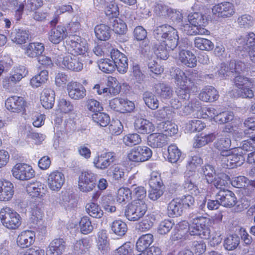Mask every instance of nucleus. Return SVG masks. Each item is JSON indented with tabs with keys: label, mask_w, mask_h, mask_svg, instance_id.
Segmentation results:
<instances>
[{
	"label": "nucleus",
	"mask_w": 255,
	"mask_h": 255,
	"mask_svg": "<svg viewBox=\"0 0 255 255\" xmlns=\"http://www.w3.org/2000/svg\"><path fill=\"white\" fill-rule=\"evenodd\" d=\"M190 225L188 226L187 222H180L178 224V232L175 234L173 240H177L181 239L184 233L183 228L186 229L188 226V230L190 235L200 237L201 239H208L210 237V229L207 224L209 219L206 217L200 215L195 212H192L189 215Z\"/></svg>",
	"instance_id": "obj_1"
},
{
	"label": "nucleus",
	"mask_w": 255,
	"mask_h": 255,
	"mask_svg": "<svg viewBox=\"0 0 255 255\" xmlns=\"http://www.w3.org/2000/svg\"><path fill=\"white\" fill-rule=\"evenodd\" d=\"M154 38L165 44L169 50L174 49L178 45L179 36L177 30L168 24L155 27L153 32Z\"/></svg>",
	"instance_id": "obj_2"
},
{
	"label": "nucleus",
	"mask_w": 255,
	"mask_h": 255,
	"mask_svg": "<svg viewBox=\"0 0 255 255\" xmlns=\"http://www.w3.org/2000/svg\"><path fill=\"white\" fill-rule=\"evenodd\" d=\"M233 82L235 97L249 99L254 97V92L252 90L254 87V80L253 79L238 75L234 78Z\"/></svg>",
	"instance_id": "obj_3"
},
{
	"label": "nucleus",
	"mask_w": 255,
	"mask_h": 255,
	"mask_svg": "<svg viewBox=\"0 0 255 255\" xmlns=\"http://www.w3.org/2000/svg\"><path fill=\"white\" fill-rule=\"evenodd\" d=\"M21 217L13 209L4 207L0 211V220L5 228L14 230L17 229L21 224Z\"/></svg>",
	"instance_id": "obj_4"
},
{
	"label": "nucleus",
	"mask_w": 255,
	"mask_h": 255,
	"mask_svg": "<svg viewBox=\"0 0 255 255\" xmlns=\"http://www.w3.org/2000/svg\"><path fill=\"white\" fill-rule=\"evenodd\" d=\"M66 44L70 54L78 55H88V46L86 40L80 36L73 35L66 40Z\"/></svg>",
	"instance_id": "obj_5"
},
{
	"label": "nucleus",
	"mask_w": 255,
	"mask_h": 255,
	"mask_svg": "<svg viewBox=\"0 0 255 255\" xmlns=\"http://www.w3.org/2000/svg\"><path fill=\"white\" fill-rule=\"evenodd\" d=\"M243 153H240L236 148L234 150L224 151L222 153L221 159L224 167L234 168L242 165L245 161Z\"/></svg>",
	"instance_id": "obj_6"
},
{
	"label": "nucleus",
	"mask_w": 255,
	"mask_h": 255,
	"mask_svg": "<svg viewBox=\"0 0 255 255\" xmlns=\"http://www.w3.org/2000/svg\"><path fill=\"white\" fill-rule=\"evenodd\" d=\"M147 210L143 201H134L127 207L125 216L129 221H137L141 218Z\"/></svg>",
	"instance_id": "obj_7"
},
{
	"label": "nucleus",
	"mask_w": 255,
	"mask_h": 255,
	"mask_svg": "<svg viewBox=\"0 0 255 255\" xmlns=\"http://www.w3.org/2000/svg\"><path fill=\"white\" fill-rule=\"evenodd\" d=\"M96 175L91 171L82 172L79 176L78 188L80 191L90 192L96 187Z\"/></svg>",
	"instance_id": "obj_8"
},
{
	"label": "nucleus",
	"mask_w": 255,
	"mask_h": 255,
	"mask_svg": "<svg viewBox=\"0 0 255 255\" xmlns=\"http://www.w3.org/2000/svg\"><path fill=\"white\" fill-rule=\"evenodd\" d=\"M151 150L147 146H137L132 148L128 154L129 160L142 162L148 160L152 156Z\"/></svg>",
	"instance_id": "obj_9"
},
{
	"label": "nucleus",
	"mask_w": 255,
	"mask_h": 255,
	"mask_svg": "<svg viewBox=\"0 0 255 255\" xmlns=\"http://www.w3.org/2000/svg\"><path fill=\"white\" fill-rule=\"evenodd\" d=\"M116 153L114 152H105L94 157L93 161L94 167L100 170H106L116 160Z\"/></svg>",
	"instance_id": "obj_10"
},
{
	"label": "nucleus",
	"mask_w": 255,
	"mask_h": 255,
	"mask_svg": "<svg viewBox=\"0 0 255 255\" xmlns=\"http://www.w3.org/2000/svg\"><path fill=\"white\" fill-rule=\"evenodd\" d=\"M13 176L20 180H27L34 176V171L31 166L22 163L16 164L12 168Z\"/></svg>",
	"instance_id": "obj_11"
},
{
	"label": "nucleus",
	"mask_w": 255,
	"mask_h": 255,
	"mask_svg": "<svg viewBox=\"0 0 255 255\" xmlns=\"http://www.w3.org/2000/svg\"><path fill=\"white\" fill-rule=\"evenodd\" d=\"M60 60H57V62L63 68L72 71L78 72L83 67V64L80 57L77 55L69 53L62 58L61 64Z\"/></svg>",
	"instance_id": "obj_12"
},
{
	"label": "nucleus",
	"mask_w": 255,
	"mask_h": 255,
	"mask_svg": "<svg viewBox=\"0 0 255 255\" xmlns=\"http://www.w3.org/2000/svg\"><path fill=\"white\" fill-rule=\"evenodd\" d=\"M154 11L156 13L164 17H168L172 21L177 23L181 22V25L182 24V16L179 12H177L174 10L168 7V6L162 3H157L154 8Z\"/></svg>",
	"instance_id": "obj_13"
},
{
	"label": "nucleus",
	"mask_w": 255,
	"mask_h": 255,
	"mask_svg": "<svg viewBox=\"0 0 255 255\" xmlns=\"http://www.w3.org/2000/svg\"><path fill=\"white\" fill-rule=\"evenodd\" d=\"M65 182L64 174L58 170L51 172L47 178V185L53 191H59Z\"/></svg>",
	"instance_id": "obj_14"
},
{
	"label": "nucleus",
	"mask_w": 255,
	"mask_h": 255,
	"mask_svg": "<svg viewBox=\"0 0 255 255\" xmlns=\"http://www.w3.org/2000/svg\"><path fill=\"white\" fill-rule=\"evenodd\" d=\"M26 102L21 97L13 96L7 99L5 101V107L8 110L11 112L19 113L23 112L26 107Z\"/></svg>",
	"instance_id": "obj_15"
},
{
	"label": "nucleus",
	"mask_w": 255,
	"mask_h": 255,
	"mask_svg": "<svg viewBox=\"0 0 255 255\" xmlns=\"http://www.w3.org/2000/svg\"><path fill=\"white\" fill-rule=\"evenodd\" d=\"M111 58L118 71L121 73H125L128 68V58L125 54L118 50L113 49L111 52Z\"/></svg>",
	"instance_id": "obj_16"
},
{
	"label": "nucleus",
	"mask_w": 255,
	"mask_h": 255,
	"mask_svg": "<svg viewBox=\"0 0 255 255\" xmlns=\"http://www.w3.org/2000/svg\"><path fill=\"white\" fill-rule=\"evenodd\" d=\"M67 90L69 97L75 100H82L86 96L85 88L81 83L76 82L69 83Z\"/></svg>",
	"instance_id": "obj_17"
},
{
	"label": "nucleus",
	"mask_w": 255,
	"mask_h": 255,
	"mask_svg": "<svg viewBox=\"0 0 255 255\" xmlns=\"http://www.w3.org/2000/svg\"><path fill=\"white\" fill-rule=\"evenodd\" d=\"M213 14L219 17H229L235 12L234 5L229 2L219 3L212 8Z\"/></svg>",
	"instance_id": "obj_18"
},
{
	"label": "nucleus",
	"mask_w": 255,
	"mask_h": 255,
	"mask_svg": "<svg viewBox=\"0 0 255 255\" xmlns=\"http://www.w3.org/2000/svg\"><path fill=\"white\" fill-rule=\"evenodd\" d=\"M194 172H185L184 174V181L182 186L184 191L192 195H197L199 193V190L196 184Z\"/></svg>",
	"instance_id": "obj_19"
},
{
	"label": "nucleus",
	"mask_w": 255,
	"mask_h": 255,
	"mask_svg": "<svg viewBox=\"0 0 255 255\" xmlns=\"http://www.w3.org/2000/svg\"><path fill=\"white\" fill-rule=\"evenodd\" d=\"M35 233L32 230H25L22 231L17 236L16 243L17 246L21 249L29 247L35 242Z\"/></svg>",
	"instance_id": "obj_20"
},
{
	"label": "nucleus",
	"mask_w": 255,
	"mask_h": 255,
	"mask_svg": "<svg viewBox=\"0 0 255 255\" xmlns=\"http://www.w3.org/2000/svg\"><path fill=\"white\" fill-rule=\"evenodd\" d=\"M66 248V243L63 239H55L47 247L46 255H61L65 251Z\"/></svg>",
	"instance_id": "obj_21"
},
{
	"label": "nucleus",
	"mask_w": 255,
	"mask_h": 255,
	"mask_svg": "<svg viewBox=\"0 0 255 255\" xmlns=\"http://www.w3.org/2000/svg\"><path fill=\"white\" fill-rule=\"evenodd\" d=\"M217 198L219 199L221 205L227 208L233 207L237 201L235 194L228 190H220L217 195Z\"/></svg>",
	"instance_id": "obj_22"
},
{
	"label": "nucleus",
	"mask_w": 255,
	"mask_h": 255,
	"mask_svg": "<svg viewBox=\"0 0 255 255\" xmlns=\"http://www.w3.org/2000/svg\"><path fill=\"white\" fill-rule=\"evenodd\" d=\"M135 129L141 134H149L155 130L153 123L143 118H137L134 123Z\"/></svg>",
	"instance_id": "obj_23"
},
{
	"label": "nucleus",
	"mask_w": 255,
	"mask_h": 255,
	"mask_svg": "<svg viewBox=\"0 0 255 255\" xmlns=\"http://www.w3.org/2000/svg\"><path fill=\"white\" fill-rule=\"evenodd\" d=\"M13 194V184L6 180H0V201L6 202L10 200Z\"/></svg>",
	"instance_id": "obj_24"
},
{
	"label": "nucleus",
	"mask_w": 255,
	"mask_h": 255,
	"mask_svg": "<svg viewBox=\"0 0 255 255\" xmlns=\"http://www.w3.org/2000/svg\"><path fill=\"white\" fill-rule=\"evenodd\" d=\"M66 28L61 25L54 27L51 29L48 33L49 40L54 44L59 43L67 36Z\"/></svg>",
	"instance_id": "obj_25"
},
{
	"label": "nucleus",
	"mask_w": 255,
	"mask_h": 255,
	"mask_svg": "<svg viewBox=\"0 0 255 255\" xmlns=\"http://www.w3.org/2000/svg\"><path fill=\"white\" fill-rule=\"evenodd\" d=\"M147 143L152 148H160L167 144V137L163 133H151L147 137Z\"/></svg>",
	"instance_id": "obj_26"
},
{
	"label": "nucleus",
	"mask_w": 255,
	"mask_h": 255,
	"mask_svg": "<svg viewBox=\"0 0 255 255\" xmlns=\"http://www.w3.org/2000/svg\"><path fill=\"white\" fill-rule=\"evenodd\" d=\"M40 101L44 108H52L55 103L54 91L50 88H45L41 94Z\"/></svg>",
	"instance_id": "obj_27"
},
{
	"label": "nucleus",
	"mask_w": 255,
	"mask_h": 255,
	"mask_svg": "<svg viewBox=\"0 0 255 255\" xmlns=\"http://www.w3.org/2000/svg\"><path fill=\"white\" fill-rule=\"evenodd\" d=\"M219 97L218 92L212 86L204 88L199 95V98L202 101L212 102L216 101Z\"/></svg>",
	"instance_id": "obj_28"
},
{
	"label": "nucleus",
	"mask_w": 255,
	"mask_h": 255,
	"mask_svg": "<svg viewBox=\"0 0 255 255\" xmlns=\"http://www.w3.org/2000/svg\"><path fill=\"white\" fill-rule=\"evenodd\" d=\"M179 60L184 65L190 67H195L197 65L195 55L189 50H181L179 53Z\"/></svg>",
	"instance_id": "obj_29"
},
{
	"label": "nucleus",
	"mask_w": 255,
	"mask_h": 255,
	"mask_svg": "<svg viewBox=\"0 0 255 255\" xmlns=\"http://www.w3.org/2000/svg\"><path fill=\"white\" fill-rule=\"evenodd\" d=\"M154 89L156 94L162 100L170 99L173 93L172 88L168 85L163 83L156 84Z\"/></svg>",
	"instance_id": "obj_30"
},
{
	"label": "nucleus",
	"mask_w": 255,
	"mask_h": 255,
	"mask_svg": "<svg viewBox=\"0 0 255 255\" xmlns=\"http://www.w3.org/2000/svg\"><path fill=\"white\" fill-rule=\"evenodd\" d=\"M44 50L42 43L39 42L30 43L25 49V54L30 58L38 57Z\"/></svg>",
	"instance_id": "obj_31"
},
{
	"label": "nucleus",
	"mask_w": 255,
	"mask_h": 255,
	"mask_svg": "<svg viewBox=\"0 0 255 255\" xmlns=\"http://www.w3.org/2000/svg\"><path fill=\"white\" fill-rule=\"evenodd\" d=\"M170 75L175 79V83L178 86L185 85L188 81L191 82V78L179 68H172Z\"/></svg>",
	"instance_id": "obj_32"
},
{
	"label": "nucleus",
	"mask_w": 255,
	"mask_h": 255,
	"mask_svg": "<svg viewBox=\"0 0 255 255\" xmlns=\"http://www.w3.org/2000/svg\"><path fill=\"white\" fill-rule=\"evenodd\" d=\"M28 37V31L22 29L13 30L10 35L11 41L19 44L25 43Z\"/></svg>",
	"instance_id": "obj_33"
},
{
	"label": "nucleus",
	"mask_w": 255,
	"mask_h": 255,
	"mask_svg": "<svg viewBox=\"0 0 255 255\" xmlns=\"http://www.w3.org/2000/svg\"><path fill=\"white\" fill-rule=\"evenodd\" d=\"M153 236L151 234H147L141 236L136 242V248L139 252H143L152 244Z\"/></svg>",
	"instance_id": "obj_34"
},
{
	"label": "nucleus",
	"mask_w": 255,
	"mask_h": 255,
	"mask_svg": "<svg viewBox=\"0 0 255 255\" xmlns=\"http://www.w3.org/2000/svg\"><path fill=\"white\" fill-rule=\"evenodd\" d=\"M94 30L96 36L100 40L106 41L111 37V28L107 25H98L95 27Z\"/></svg>",
	"instance_id": "obj_35"
},
{
	"label": "nucleus",
	"mask_w": 255,
	"mask_h": 255,
	"mask_svg": "<svg viewBox=\"0 0 255 255\" xmlns=\"http://www.w3.org/2000/svg\"><path fill=\"white\" fill-rule=\"evenodd\" d=\"M28 71L25 69L24 66H19L15 68L11 72L10 76L8 79V82L14 84L17 82L21 80L22 78L26 76Z\"/></svg>",
	"instance_id": "obj_36"
},
{
	"label": "nucleus",
	"mask_w": 255,
	"mask_h": 255,
	"mask_svg": "<svg viewBox=\"0 0 255 255\" xmlns=\"http://www.w3.org/2000/svg\"><path fill=\"white\" fill-rule=\"evenodd\" d=\"M27 193L32 197L42 196L44 194L43 185L39 182H35L28 184L26 186Z\"/></svg>",
	"instance_id": "obj_37"
},
{
	"label": "nucleus",
	"mask_w": 255,
	"mask_h": 255,
	"mask_svg": "<svg viewBox=\"0 0 255 255\" xmlns=\"http://www.w3.org/2000/svg\"><path fill=\"white\" fill-rule=\"evenodd\" d=\"M168 214L170 217L180 216L182 212V205L180 199L172 200L168 206Z\"/></svg>",
	"instance_id": "obj_38"
},
{
	"label": "nucleus",
	"mask_w": 255,
	"mask_h": 255,
	"mask_svg": "<svg viewBox=\"0 0 255 255\" xmlns=\"http://www.w3.org/2000/svg\"><path fill=\"white\" fill-rule=\"evenodd\" d=\"M142 98L145 105L150 109L154 110L159 106V101L152 92L146 91L143 93Z\"/></svg>",
	"instance_id": "obj_39"
},
{
	"label": "nucleus",
	"mask_w": 255,
	"mask_h": 255,
	"mask_svg": "<svg viewBox=\"0 0 255 255\" xmlns=\"http://www.w3.org/2000/svg\"><path fill=\"white\" fill-rule=\"evenodd\" d=\"M188 23L191 26H205L207 23V19L206 17L199 12H195L188 16Z\"/></svg>",
	"instance_id": "obj_40"
},
{
	"label": "nucleus",
	"mask_w": 255,
	"mask_h": 255,
	"mask_svg": "<svg viewBox=\"0 0 255 255\" xmlns=\"http://www.w3.org/2000/svg\"><path fill=\"white\" fill-rule=\"evenodd\" d=\"M112 231L117 236L122 237L127 232L128 227L127 224L120 220H116L113 221L110 225Z\"/></svg>",
	"instance_id": "obj_41"
},
{
	"label": "nucleus",
	"mask_w": 255,
	"mask_h": 255,
	"mask_svg": "<svg viewBox=\"0 0 255 255\" xmlns=\"http://www.w3.org/2000/svg\"><path fill=\"white\" fill-rule=\"evenodd\" d=\"M131 177L128 180L129 184H131L130 189L132 193V196L133 198H137V201H143L146 197V190L142 186H137L135 184H132Z\"/></svg>",
	"instance_id": "obj_42"
},
{
	"label": "nucleus",
	"mask_w": 255,
	"mask_h": 255,
	"mask_svg": "<svg viewBox=\"0 0 255 255\" xmlns=\"http://www.w3.org/2000/svg\"><path fill=\"white\" fill-rule=\"evenodd\" d=\"M167 160L171 163H176L180 159L182 152L175 144H171L168 147Z\"/></svg>",
	"instance_id": "obj_43"
},
{
	"label": "nucleus",
	"mask_w": 255,
	"mask_h": 255,
	"mask_svg": "<svg viewBox=\"0 0 255 255\" xmlns=\"http://www.w3.org/2000/svg\"><path fill=\"white\" fill-rule=\"evenodd\" d=\"M237 22L240 27L249 29L255 24V18L245 13L238 17Z\"/></svg>",
	"instance_id": "obj_44"
},
{
	"label": "nucleus",
	"mask_w": 255,
	"mask_h": 255,
	"mask_svg": "<svg viewBox=\"0 0 255 255\" xmlns=\"http://www.w3.org/2000/svg\"><path fill=\"white\" fill-rule=\"evenodd\" d=\"M48 72L47 70H43L40 72L33 77L30 80V85L32 87L37 88L44 84L48 80Z\"/></svg>",
	"instance_id": "obj_45"
},
{
	"label": "nucleus",
	"mask_w": 255,
	"mask_h": 255,
	"mask_svg": "<svg viewBox=\"0 0 255 255\" xmlns=\"http://www.w3.org/2000/svg\"><path fill=\"white\" fill-rule=\"evenodd\" d=\"M113 30L115 33L124 35L126 33L128 28L126 23L121 19L117 17L111 21Z\"/></svg>",
	"instance_id": "obj_46"
},
{
	"label": "nucleus",
	"mask_w": 255,
	"mask_h": 255,
	"mask_svg": "<svg viewBox=\"0 0 255 255\" xmlns=\"http://www.w3.org/2000/svg\"><path fill=\"white\" fill-rule=\"evenodd\" d=\"M90 247V242L87 239L77 241L74 245L73 251L77 255H82L86 253Z\"/></svg>",
	"instance_id": "obj_47"
},
{
	"label": "nucleus",
	"mask_w": 255,
	"mask_h": 255,
	"mask_svg": "<svg viewBox=\"0 0 255 255\" xmlns=\"http://www.w3.org/2000/svg\"><path fill=\"white\" fill-rule=\"evenodd\" d=\"M214 145L216 148L221 151V155L224 151H230L228 150L231 147V140L229 137L225 135L218 138L217 141L214 143Z\"/></svg>",
	"instance_id": "obj_48"
},
{
	"label": "nucleus",
	"mask_w": 255,
	"mask_h": 255,
	"mask_svg": "<svg viewBox=\"0 0 255 255\" xmlns=\"http://www.w3.org/2000/svg\"><path fill=\"white\" fill-rule=\"evenodd\" d=\"M195 46L201 50L210 51L214 48L213 43L209 39L199 37L194 40Z\"/></svg>",
	"instance_id": "obj_49"
},
{
	"label": "nucleus",
	"mask_w": 255,
	"mask_h": 255,
	"mask_svg": "<svg viewBox=\"0 0 255 255\" xmlns=\"http://www.w3.org/2000/svg\"><path fill=\"white\" fill-rule=\"evenodd\" d=\"M240 244V238L236 235H231L228 236L224 240V247L228 251H233L236 249Z\"/></svg>",
	"instance_id": "obj_50"
},
{
	"label": "nucleus",
	"mask_w": 255,
	"mask_h": 255,
	"mask_svg": "<svg viewBox=\"0 0 255 255\" xmlns=\"http://www.w3.org/2000/svg\"><path fill=\"white\" fill-rule=\"evenodd\" d=\"M215 138V136L213 133L197 136L194 138V146L196 148L201 147L212 142Z\"/></svg>",
	"instance_id": "obj_51"
},
{
	"label": "nucleus",
	"mask_w": 255,
	"mask_h": 255,
	"mask_svg": "<svg viewBox=\"0 0 255 255\" xmlns=\"http://www.w3.org/2000/svg\"><path fill=\"white\" fill-rule=\"evenodd\" d=\"M86 210L87 213L93 218H101L103 216V211L98 204L93 202L86 204Z\"/></svg>",
	"instance_id": "obj_52"
},
{
	"label": "nucleus",
	"mask_w": 255,
	"mask_h": 255,
	"mask_svg": "<svg viewBox=\"0 0 255 255\" xmlns=\"http://www.w3.org/2000/svg\"><path fill=\"white\" fill-rule=\"evenodd\" d=\"M204 26H191L189 24L186 23L184 25V30L188 35H208L210 32L203 27Z\"/></svg>",
	"instance_id": "obj_53"
},
{
	"label": "nucleus",
	"mask_w": 255,
	"mask_h": 255,
	"mask_svg": "<svg viewBox=\"0 0 255 255\" xmlns=\"http://www.w3.org/2000/svg\"><path fill=\"white\" fill-rule=\"evenodd\" d=\"M101 204L105 211L109 213L116 212V207L114 205V200L111 195H107L102 198Z\"/></svg>",
	"instance_id": "obj_54"
},
{
	"label": "nucleus",
	"mask_w": 255,
	"mask_h": 255,
	"mask_svg": "<svg viewBox=\"0 0 255 255\" xmlns=\"http://www.w3.org/2000/svg\"><path fill=\"white\" fill-rule=\"evenodd\" d=\"M92 120L97 125L103 127H106L110 122L109 116L105 113L100 112L93 114L92 115Z\"/></svg>",
	"instance_id": "obj_55"
},
{
	"label": "nucleus",
	"mask_w": 255,
	"mask_h": 255,
	"mask_svg": "<svg viewBox=\"0 0 255 255\" xmlns=\"http://www.w3.org/2000/svg\"><path fill=\"white\" fill-rule=\"evenodd\" d=\"M132 198L131 189L128 188H120L117 192V201L120 203L128 202Z\"/></svg>",
	"instance_id": "obj_56"
},
{
	"label": "nucleus",
	"mask_w": 255,
	"mask_h": 255,
	"mask_svg": "<svg viewBox=\"0 0 255 255\" xmlns=\"http://www.w3.org/2000/svg\"><path fill=\"white\" fill-rule=\"evenodd\" d=\"M173 113L171 107H164L155 112V117L159 121H168L172 117Z\"/></svg>",
	"instance_id": "obj_57"
},
{
	"label": "nucleus",
	"mask_w": 255,
	"mask_h": 255,
	"mask_svg": "<svg viewBox=\"0 0 255 255\" xmlns=\"http://www.w3.org/2000/svg\"><path fill=\"white\" fill-rule=\"evenodd\" d=\"M108 92L111 96H116L118 94L121 90V86L119 85L116 78L114 77L108 78Z\"/></svg>",
	"instance_id": "obj_58"
},
{
	"label": "nucleus",
	"mask_w": 255,
	"mask_h": 255,
	"mask_svg": "<svg viewBox=\"0 0 255 255\" xmlns=\"http://www.w3.org/2000/svg\"><path fill=\"white\" fill-rule=\"evenodd\" d=\"M98 66L100 69L107 73H112L115 69V65L112 59H101L98 63Z\"/></svg>",
	"instance_id": "obj_59"
},
{
	"label": "nucleus",
	"mask_w": 255,
	"mask_h": 255,
	"mask_svg": "<svg viewBox=\"0 0 255 255\" xmlns=\"http://www.w3.org/2000/svg\"><path fill=\"white\" fill-rule=\"evenodd\" d=\"M162 127V130L164 132V134L167 137L168 136H172L178 132V128L177 125L175 124L171 123L169 121L165 122H162L160 124Z\"/></svg>",
	"instance_id": "obj_60"
},
{
	"label": "nucleus",
	"mask_w": 255,
	"mask_h": 255,
	"mask_svg": "<svg viewBox=\"0 0 255 255\" xmlns=\"http://www.w3.org/2000/svg\"><path fill=\"white\" fill-rule=\"evenodd\" d=\"M123 141L126 145L132 146L140 143L141 141V139L139 134L131 133L125 135L123 137Z\"/></svg>",
	"instance_id": "obj_61"
},
{
	"label": "nucleus",
	"mask_w": 255,
	"mask_h": 255,
	"mask_svg": "<svg viewBox=\"0 0 255 255\" xmlns=\"http://www.w3.org/2000/svg\"><path fill=\"white\" fill-rule=\"evenodd\" d=\"M228 178V176L223 173H220L213 178V181L208 182V183L212 184L217 189H220L221 190L226 186L227 184V182L226 179Z\"/></svg>",
	"instance_id": "obj_62"
},
{
	"label": "nucleus",
	"mask_w": 255,
	"mask_h": 255,
	"mask_svg": "<svg viewBox=\"0 0 255 255\" xmlns=\"http://www.w3.org/2000/svg\"><path fill=\"white\" fill-rule=\"evenodd\" d=\"M174 225V223L172 221L164 220L159 224L157 228V232L161 235H166L170 231Z\"/></svg>",
	"instance_id": "obj_63"
},
{
	"label": "nucleus",
	"mask_w": 255,
	"mask_h": 255,
	"mask_svg": "<svg viewBox=\"0 0 255 255\" xmlns=\"http://www.w3.org/2000/svg\"><path fill=\"white\" fill-rule=\"evenodd\" d=\"M154 221L151 216L147 215L138 223L136 228L141 232L146 231L152 227Z\"/></svg>",
	"instance_id": "obj_64"
}]
</instances>
